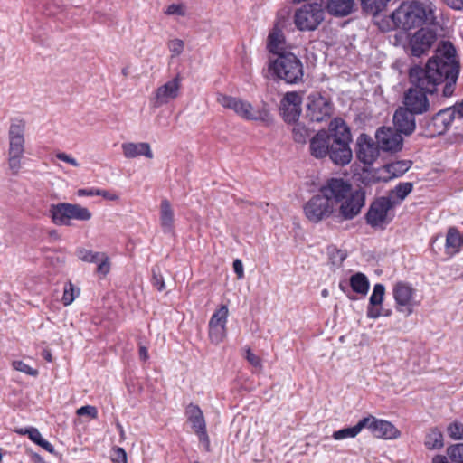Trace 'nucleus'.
<instances>
[{"label": "nucleus", "instance_id": "f257e3e1", "mask_svg": "<svg viewBox=\"0 0 463 463\" xmlns=\"http://www.w3.org/2000/svg\"><path fill=\"white\" fill-rule=\"evenodd\" d=\"M458 75L456 49L449 41H442L424 68L414 66L410 69L409 78L413 87L405 91L403 107L417 115L424 114L430 107L427 94L435 93L438 86L444 83L442 98L451 97Z\"/></svg>", "mask_w": 463, "mask_h": 463}, {"label": "nucleus", "instance_id": "f03ea898", "mask_svg": "<svg viewBox=\"0 0 463 463\" xmlns=\"http://www.w3.org/2000/svg\"><path fill=\"white\" fill-rule=\"evenodd\" d=\"M351 184L342 178H330L318 193L304 204L306 218L312 223H318L332 216L335 205L349 194Z\"/></svg>", "mask_w": 463, "mask_h": 463}, {"label": "nucleus", "instance_id": "7ed1b4c3", "mask_svg": "<svg viewBox=\"0 0 463 463\" xmlns=\"http://www.w3.org/2000/svg\"><path fill=\"white\" fill-rule=\"evenodd\" d=\"M435 10L430 2H402L391 14L393 28L408 32L424 24L435 25Z\"/></svg>", "mask_w": 463, "mask_h": 463}, {"label": "nucleus", "instance_id": "20e7f679", "mask_svg": "<svg viewBox=\"0 0 463 463\" xmlns=\"http://www.w3.org/2000/svg\"><path fill=\"white\" fill-rule=\"evenodd\" d=\"M329 131H332V137L327 156L337 165L349 164L353 153L350 148L352 136L348 126L342 118H335L330 123Z\"/></svg>", "mask_w": 463, "mask_h": 463}, {"label": "nucleus", "instance_id": "39448f33", "mask_svg": "<svg viewBox=\"0 0 463 463\" xmlns=\"http://www.w3.org/2000/svg\"><path fill=\"white\" fill-rule=\"evenodd\" d=\"M217 102L244 120L261 122L265 125L272 122L270 111L265 103L255 108L247 100L226 94H218Z\"/></svg>", "mask_w": 463, "mask_h": 463}, {"label": "nucleus", "instance_id": "423d86ee", "mask_svg": "<svg viewBox=\"0 0 463 463\" xmlns=\"http://www.w3.org/2000/svg\"><path fill=\"white\" fill-rule=\"evenodd\" d=\"M269 70L279 80L288 84L302 81L304 67L300 59L292 52L279 53L269 64Z\"/></svg>", "mask_w": 463, "mask_h": 463}, {"label": "nucleus", "instance_id": "0eeeda50", "mask_svg": "<svg viewBox=\"0 0 463 463\" xmlns=\"http://www.w3.org/2000/svg\"><path fill=\"white\" fill-rule=\"evenodd\" d=\"M52 222L56 225L70 226L71 220L89 221L92 214L88 208L77 203H59L51 204Z\"/></svg>", "mask_w": 463, "mask_h": 463}, {"label": "nucleus", "instance_id": "6e6552de", "mask_svg": "<svg viewBox=\"0 0 463 463\" xmlns=\"http://www.w3.org/2000/svg\"><path fill=\"white\" fill-rule=\"evenodd\" d=\"M324 20V9L320 4L303 5L294 14V24L299 31H314Z\"/></svg>", "mask_w": 463, "mask_h": 463}, {"label": "nucleus", "instance_id": "1a4fd4ad", "mask_svg": "<svg viewBox=\"0 0 463 463\" xmlns=\"http://www.w3.org/2000/svg\"><path fill=\"white\" fill-rule=\"evenodd\" d=\"M392 295L398 312L403 313L406 317L413 313L418 302L415 300L416 289L411 284L404 281L396 282L392 288Z\"/></svg>", "mask_w": 463, "mask_h": 463}, {"label": "nucleus", "instance_id": "9d476101", "mask_svg": "<svg viewBox=\"0 0 463 463\" xmlns=\"http://www.w3.org/2000/svg\"><path fill=\"white\" fill-rule=\"evenodd\" d=\"M454 119L455 111L452 108H445L430 118L424 119L421 124L425 129V135L429 137H434L443 135L449 128Z\"/></svg>", "mask_w": 463, "mask_h": 463}, {"label": "nucleus", "instance_id": "9b49d317", "mask_svg": "<svg viewBox=\"0 0 463 463\" xmlns=\"http://www.w3.org/2000/svg\"><path fill=\"white\" fill-rule=\"evenodd\" d=\"M339 205V216L345 221L353 220L365 204V192L363 189L350 190Z\"/></svg>", "mask_w": 463, "mask_h": 463}, {"label": "nucleus", "instance_id": "f8f14e48", "mask_svg": "<svg viewBox=\"0 0 463 463\" xmlns=\"http://www.w3.org/2000/svg\"><path fill=\"white\" fill-rule=\"evenodd\" d=\"M182 78L177 73L172 80L158 87L153 97L150 99V105L154 109H158L175 99L179 96Z\"/></svg>", "mask_w": 463, "mask_h": 463}, {"label": "nucleus", "instance_id": "ddd939ff", "mask_svg": "<svg viewBox=\"0 0 463 463\" xmlns=\"http://www.w3.org/2000/svg\"><path fill=\"white\" fill-rule=\"evenodd\" d=\"M392 197L382 196L375 199L365 214L366 222L373 227H379L386 222L388 211L393 208Z\"/></svg>", "mask_w": 463, "mask_h": 463}, {"label": "nucleus", "instance_id": "4468645a", "mask_svg": "<svg viewBox=\"0 0 463 463\" xmlns=\"http://www.w3.org/2000/svg\"><path fill=\"white\" fill-rule=\"evenodd\" d=\"M364 429L370 430L373 436L383 439H394L400 437V430L390 421L377 419L369 415L364 417Z\"/></svg>", "mask_w": 463, "mask_h": 463}, {"label": "nucleus", "instance_id": "2eb2a0df", "mask_svg": "<svg viewBox=\"0 0 463 463\" xmlns=\"http://www.w3.org/2000/svg\"><path fill=\"white\" fill-rule=\"evenodd\" d=\"M375 138L379 147L384 152H399L403 146L402 133L391 127L380 128L376 131Z\"/></svg>", "mask_w": 463, "mask_h": 463}, {"label": "nucleus", "instance_id": "dca6fc26", "mask_svg": "<svg viewBox=\"0 0 463 463\" xmlns=\"http://www.w3.org/2000/svg\"><path fill=\"white\" fill-rule=\"evenodd\" d=\"M332 114V104L319 93L308 96L307 116L313 122H322Z\"/></svg>", "mask_w": 463, "mask_h": 463}, {"label": "nucleus", "instance_id": "f3484780", "mask_svg": "<svg viewBox=\"0 0 463 463\" xmlns=\"http://www.w3.org/2000/svg\"><path fill=\"white\" fill-rule=\"evenodd\" d=\"M381 148L378 144L366 134H361L357 138L356 156L364 165H371L378 158Z\"/></svg>", "mask_w": 463, "mask_h": 463}, {"label": "nucleus", "instance_id": "a211bd4d", "mask_svg": "<svg viewBox=\"0 0 463 463\" xmlns=\"http://www.w3.org/2000/svg\"><path fill=\"white\" fill-rule=\"evenodd\" d=\"M436 33L430 29L420 28L410 40L411 55L420 57L427 52L435 43Z\"/></svg>", "mask_w": 463, "mask_h": 463}, {"label": "nucleus", "instance_id": "6ab92c4d", "mask_svg": "<svg viewBox=\"0 0 463 463\" xmlns=\"http://www.w3.org/2000/svg\"><path fill=\"white\" fill-rule=\"evenodd\" d=\"M301 96L296 91L287 92L280 101V112L286 122H296L301 113Z\"/></svg>", "mask_w": 463, "mask_h": 463}, {"label": "nucleus", "instance_id": "aec40b11", "mask_svg": "<svg viewBox=\"0 0 463 463\" xmlns=\"http://www.w3.org/2000/svg\"><path fill=\"white\" fill-rule=\"evenodd\" d=\"M25 121L22 118H14L8 130L9 148L8 153H24Z\"/></svg>", "mask_w": 463, "mask_h": 463}, {"label": "nucleus", "instance_id": "412c9836", "mask_svg": "<svg viewBox=\"0 0 463 463\" xmlns=\"http://www.w3.org/2000/svg\"><path fill=\"white\" fill-rule=\"evenodd\" d=\"M416 115L417 114L412 113L409 109H406L403 106L399 107L393 115L395 128L405 136L411 135L416 128Z\"/></svg>", "mask_w": 463, "mask_h": 463}, {"label": "nucleus", "instance_id": "4be33fe9", "mask_svg": "<svg viewBox=\"0 0 463 463\" xmlns=\"http://www.w3.org/2000/svg\"><path fill=\"white\" fill-rule=\"evenodd\" d=\"M332 131L327 133L325 130L318 131L310 139V153L316 158H323L327 156L331 146Z\"/></svg>", "mask_w": 463, "mask_h": 463}, {"label": "nucleus", "instance_id": "5701e85b", "mask_svg": "<svg viewBox=\"0 0 463 463\" xmlns=\"http://www.w3.org/2000/svg\"><path fill=\"white\" fill-rule=\"evenodd\" d=\"M121 149L124 156L128 159H132L140 156L152 159L154 156L151 146L146 142H125L121 145Z\"/></svg>", "mask_w": 463, "mask_h": 463}, {"label": "nucleus", "instance_id": "b1692460", "mask_svg": "<svg viewBox=\"0 0 463 463\" xmlns=\"http://www.w3.org/2000/svg\"><path fill=\"white\" fill-rule=\"evenodd\" d=\"M184 415L194 433L206 429V420L201 408L193 402L185 407Z\"/></svg>", "mask_w": 463, "mask_h": 463}, {"label": "nucleus", "instance_id": "393cba45", "mask_svg": "<svg viewBox=\"0 0 463 463\" xmlns=\"http://www.w3.org/2000/svg\"><path fill=\"white\" fill-rule=\"evenodd\" d=\"M267 49L273 54L287 53L286 49V39L284 33L278 25H275L271 32L269 33Z\"/></svg>", "mask_w": 463, "mask_h": 463}, {"label": "nucleus", "instance_id": "a878e982", "mask_svg": "<svg viewBox=\"0 0 463 463\" xmlns=\"http://www.w3.org/2000/svg\"><path fill=\"white\" fill-rule=\"evenodd\" d=\"M160 225L164 233L174 232L175 214L170 202L163 199L160 203Z\"/></svg>", "mask_w": 463, "mask_h": 463}, {"label": "nucleus", "instance_id": "bb28decb", "mask_svg": "<svg viewBox=\"0 0 463 463\" xmlns=\"http://www.w3.org/2000/svg\"><path fill=\"white\" fill-rule=\"evenodd\" d=\"M354 0H327L326 8L330 14L344 17L354 12Z\"/></svg>", "mask_w": 463, "mask_h": 463}, {"label": "nucleus", "instance_id": "cd10ccee", "mask_svg": "<svg viewBox=\"0 0 463 463\" xmlns=\"http://www.w3.org/2000/svg\"><path fill=\"white\" fill-rule=\"evenodd\" d=\"M463 249V234L458 228L449 227L446 234L445 250L451 256L458 253Z\"/></svg>", "mask_w": 463, "mask_h": 463}, {"label": "nucleus", "instance_id": "c85d7f7f", "mask_svg": "<svg viewBox=\"0 0 463 463\" xmlns=\"http://www.w3.org/2000/svg\"><path fill=\"white\" fill-rule=\"evenodd\" d=\"M20 433L27 435L28 438L33 442H34L35 444H37L38 446H40L41 448H43L44 450L48 451L49 453H51V454L55 453L54 447L49 441H47L46 439H44L42 437V434L36 428H34V427L25 428L24 430H22L20 431Z\"/></svg>", "mask_w": 463, "mask_h": 463}, {"label": "nucleus", "instance_id": "c756f323", "mask_svg": "<svg viewBox=\"0 0 463 463\" xmlns=\"http://www.w3.org/2000/svg\"><path fill=\"white\" fill-rule=\"evenodd\" d=\"M412 189L413 184L411 182L399 183L392 190H391L387 197H392L393 206H396L406 198Z\"/></svg>", "mask_w": 463, "mask_h": 463}, {"label": "nucleus", "instance_id": "7c9ffc66", "mask_svg": "<svg viewBox=\"0 0 463 463\" xmlns=\"http://www.w3.org/2000/svg\"><path fill=\"white\" fill-rule=\"evenodd\" d=\"M411 166V161L400 160L386 164L383 169L389 174V178H397L405 174Z\"/></svg>", "mask_w": 463, "mask_h": 463}, {"label": "nucleus", "instance_id": "2f4dec72", "mask_svg": "<svg viewBox=\"0 0 463 463\" xmlns=\"http://www.w3.org/2000/svg\"><path fill=\"white\" fill-rule=\"evenodd\" d=\"M350 286L354 292L365 296L368 293L370 283L364 273L357 272L351 276Z\"/></svg>", "mask_w": 463, "mask_h": 463}, {"label": "nucleus", "instance_id": "473e14b6", "mask_svg": "<svg viewBox=\"0 0 463 463\" xmlns=\"http://www.w3.org/2000/svg\"><path fill=\"white\" fill-rule=\"evenodd\" d=\"M364 418L361 419L354 426L344 428L339 430L334 431L332 437L335 440H341L347 438H354L356 437L363 429H364Z\"/></svg>", "mask_w": 463, "mask_h": 463}, {"label": "nucleus", "instance_id": "72a5a7b5", "mask_svg": "<svg viewBox=\"0 0 463 463\" xmlns=\"http://www.w3.org/2000/svg\"><path fill=\"white\" fill-rule=\"evenodd\" d=\"M391 0H361V7L363 12L377 15L383 11Z\"/></svg>", "mask_w": 463, "mask_h": 463}, {"label": "nucleus", "instance_id": "f704fd0d", "mask_svg": "<svg viewBox=\"0 0 463 463\" xmlns=\"http://www.w3.org/2000/svg\"><path fill=\"white\" fill-rule=\"evenodd\" d=\"M424 445L430 450L441 449L444 446L443 434L438 429H431L425 436Z\"/></svg>", "mask_w": 463, "mask_h": 463}, {"label": "nucleus", "instance_id": "c9c22d12", "mask_svg": "<svg viewBox=\"0 0 463 463\" xmlns=\"http://www.w3.org/2000/svg\"><path fill=\"white\" fill-rule=\"evenodd\" d=\"M229 316V309L226 305H222L214 311L209 320V326H226Z\"/></svg>", "mask_w": 463, "mask_h": 463}, {"label": "nucleus", "instance_id": "e433bc0d", "mask_svg": "<svg viewBox=\"0 0 463 463\" xmlns=\"http://www.w3.org/2000/svg\"><path fill=\"white\" fill-rule=\"evenodd\" d=\"M208 335L211 343L218 345L222 343L227 335V327L222 326H209Z\"/></svg>", "mask_w": 463, "mask_h": 463}, {"label": "nucleus", "instance_id": "4c0bfd02", "mask_svg": "<svg viewBox=\"0 0 463 463\" xmlns=\"http://www.w3.org/2000/svg\"><path fill=\"white\" fill-rule=\"evenodd\" d=\"M295 142L305 144L311 135V131L302 123H296L292 129Z\"/></svg>", "mask_w": 463, "mask_h": 463}, {"label": "nucleus", "instance_id": "58836bf2", "mask_svg": "<svg viewBox=\"0 0 463 463\" xmlns=\"http://www.w3.org/2000/svg\"><path fill=\"white\" fill-rule=\"evenodd\" d=\"M80 290L74 287V285L69 281L64 285L62 303L64 306L71 305L74 299L79 296Z\"/></svg>", "mask_w": 463, "mask_h": 463}, {"label": "nucleus", "instance_id": "ea45409f", "mask_svg": "<svg viewBox=\"0 0 463 463\" xmlns=\"http://www.w3.org/2000/svg\"><path fill=\"white\" fill-rule=\"evenodd\" d=\"M384 292H385V287L383 284H381V283L375 284L373 287V293L369 298V304L371 306L382 305V303L383 301Z\"/></svg>", "mask_w": 463, "mask_h": 463}, {"label": "nucleus", "instance_id": "a19ab883", "mask_svg": "<svg viewBox=\"0 0 463 463\" xmlns=\"http://www.w3.org/2000/svg\"><path fill=\"white\" fill-rule=\"evenodd\" d=\"M77 256L80 260L85 262L97 263L99 261L101 252H94L92 250L81 248L77 250Z\"/></svg>", "mask_w": 463, "mask_h": 463}, {"label": "nucleus", "instance_id": "79ce46f5", "mask_svg": "<svg viewBox=\"0 0 463 463\" xmlns=\"http://www.w3.org/2000/svg\"><path fill=\"white\" fill-rule=\"evenodd\" d=\"M447 454L452 463H463V444H455L449 447Z\"/></svg>", "mask_w": 463, "mask_h": 463}, {"label": "nucleus", "instance_id": "37998d69", "mask_svg": "<svg viewBox=\"0 0 463 463\" xmlns=\"http://www.w3.org/2000/svg\"><path fill=\"white\" fill-rule=\"evenodd\" d=\"M12 366L14 370L24 373L27 375L36 377L39 374L37 369H34L21 360L13 361Z\"/></svg>", "mask_w": 463, "mask_h": 463}, {"label": "nucleus", "instance_id": "c03bdc74", "mask_svg": "<svg viewBox=\"0 0 463 463\" xmlns=\"http://www.w3.org/2000/svg\"><path fill=\"white\" fill-rule=\"evenodd\" d=\"M152 285L157 288L158 291H163L165 288L164 278L161 274L160 269L157 266L152 268Z\"/></svg>", "mask_w": 463, "mask_h": 463}, {"label": "nucleus", "instance_id": "a18cd8bd", "mask_svg": "<svg viewBox=\"0 0 463 463\" xmlns=\"http://www.w3.org/2000/svg\"><path fill=\"white\" fill-rule=\"evenodd\" d=\"M24 154L8 153V166L13 175H17L21 169V159Z\"/></svg>", "mask_w": 463, "mask_h": 463}, {"label": "nucleus", "instance_id": "49530a36", "mask_svg": "<svg viewBox=\"0 0 463 463\" xmlns=\"http://www.w3.org/2000/svg\"><path fill=\"white\" fill-rule=\"evenodd\" d=\"M165 14L167 15L184 16L186 14V7L184 4H172L167 6Z\"/></svg>", "mask_w": 463, "mask_h": 463}, {"label": "nucleus", "instance_id": "de8ad7c7", "mask_svg": "<svg viewBox=\"0 0 463 463\" xmlns=\"http://www.w3.org/2000/svg\"><path fill=\"white\" fill-rule=\"evenodd\" d=\"M244 358L247 360V362L252 365L255 368L260 369L262 367V362L261 359L254 354L250 349V347L245 348V356Z\"/></svg>", "mask_w": 463, "mask_h": 463}, {"label": "nucleus", "instance_id": "09e8293b", "mask_svg": "<svg viewBox=\"0 0 463 463\" xmlns=\"http://www.w3.org/2000/svg\"><path fill=\"white\" fill-rule=\"evenodd\" d=\"M169 51L172 52V56L180 55L184 48V41L180 39H174L168 43Z\"/></svg>", "mask_w": 463, "mask_h": 463}, {"label": "nucleus", "instance_id": "8fccbe9b", "mask_svg": "<svg viewBox=\"0 0 463 463\" xmlns=\"http://www.w3.org/2000/svg\"><path fill=\"white\" fill-rule=\"evenodd\" d=\"M194 434L198 437L199 443L201 445H203L204 450L206 452H210L211 451V442H210L209 435L207 433V429H205L204 430H200L198 432H195Z\"/></svg>", "mask_w": 463, "mask_h": 463}, {"label": "nucleus", "instance_id": "3c124183", "mask_svg": "<svg viewBox=\"0 0 463 463\" xmlns=\"http://www.w3.org/2000/svg\"><path fill=\"white\" fill-rule=\"evenodd\" d=\"M77 414L79 416H90L91 419H96L98 417V410L95 406L85 405L77 410Z\"/></svg>", "mask_w": 463, "mask_h": 463}, {"label": "nucleus", "instance_id": "603ef678", "mask_svg": "<svg viewBox=\"0 0 463 463\" xmlns=\"http://www.w3.org/2000/svg\"><path fill=\"white\" fill-rule=\"evenodd\" d=\"M98 263L97 271L99 273L106 275L109 272L110 264L109 258L105 255V253H102V256H100L99 261Z\"/></svg>", "mask_w": 463, "mask_h": 463}, {"label": "nucleus", "instance_id": "864d4df0", "mask_svg": "<svg viewBox=\"0 0 463 463\" xmlns=\"http://www.w3.org/2000/svg\"><path fill=\"white\" fill-rule=\"evenodd\" d=\"M112 460L114 463H127V453L122 448H116L113 450Z\"/></svg>", "mask_w": 463, "mask_h": 463}, {"label": "nucleus", "instance_id": "5fc2aeb1", "mask_svg": "<svg viewBox=\"0 0 463 463\" xmlns=\"http://www.w3.org/2000/svg\"><path fill=\"white\" fill-rule=\"evenodd\" d=\"M449 434L455 439H459L463 435V429L458 424H451L448 429Z\"/></svg>", "mask_w": 463, "mask_h": 463}, {"label": "nucleus", "instance_id": "6e6d98bb", "mask_svg": "<svg viewBox=\"0 0 463 463\" xmlns=\"http://www.w3.org/2000/svg\"><path fill=\"white\" fill-rule=\"evenodd\" d=\"M56 157L61 160V161H63V162H66L68 164H70L71 165L74 166V167H78L80 165L78 163V161L71 156L70 155L64 153V152H59L56 154Z\"/></svg>", "mask_w": 463, "mask_h": 463}, {"label": "nucleus", "instance_id": "4d7b16f0", "mask_svg": "<svg viewBox=\"0 0 463 463\" xmlns=\"http://www.w3.org/2000/svg\"><path fill=\"white\" fill-rule=\"evenodd\" d=\"M366 315H367V317H369V318L376 319L382 315L388 316V313L383 314L381 312V308L376 307V306H371L369 304V306L367 307Z\"/></svg>", "mask_w": 463, "mask_h": 463}, {"label": "nucleus", "instance_id": "13d9d810", "mask_svg": "<svg viewBox=\"0 0 463 463\" xmlns=\"http://www.w3.org/2000/svg\"><path fill=\"white\" fill-rule=\"evenodd\" d=\"M233 270L236 273L238 279H242L244 277L243 264L240 259L234 260Z\"/></svg>", "mask_w": 463, "mask_h": 463}, {"label": "nucleus", "instance_id": "bf43d9fd", "mask_svg": "<svg viewBox=\"0 0 463 463\" xmlns=\"http://www.w3.org/2000/svg\"><path fill=\"white\" fill-rule=\"evenodd\" d=\"M97 195H100L105 199L110 200V201H116L118 199V196L116 194H112L109 191L107 190H97L96 193Z\"/></svg>", "mask_w": 463, "mask_h": 463}, {"label": "nucleus", "instance_id": "052dcab7", "mask_svg": "<svg viewBox=\"0 0 463 463\" xmlns=\"http://www.w3.org/2000/svg\"><path fill=\"white\" fill-rule=\"evenodd\" d=\"M448 6L455 10L463 9V0H442Z\"/></svg>", "mask_w": 463, "mask_h": 463}, {"label": "nucleus", "instance_id": "680f3d73", "mask_svg": "<svg viewBox=\"0 0 463 463\" xmlns=\"http://www.w3.org/2000/svg\"><path fill=\"white\" fill-rule=\"evenodd\" d=\"M451 108L455 111V116L458 115V118H463V99L461 102L456 103Z\"/></svg>", "mask_w": 463, "mask_h": 463}, {"label": "nucleus", "instance_id": "e2e57ef3", "mask_svg": "<svg viewBox=\"0 0 463 463\" xmlns=\"http://www.w3.org/2000/svg\"><path fill=\"white\" fill-rule=\"evenodd\" d=\"M97 190L98 189H94V188H91V189H80L78 191V195L80 196H93V195H97L96 193H97Z\"/></svg>", "mask_w": 463, "mask_h": 463}, {"label": "nucleus", "instance_id": "0e129e2a", "mask_svg": "<svg viewBox=\"0 0 463 463\" xmlns=\"http://www.w3.org/2000/svg\"><path fill=\"white\" fill-rule=\"evenodd\" d=\"M138 354L139 358L143 361H146L149 358L148 350L146 346H139Z\"/></svg>", "mask_w": 463, "mask_h": 463}, {"label": "nucleus", "instance_id": "69168bd1", "mask_svg": "<svg viewBox=\"0 0 463 463\" xmlns=\"http://www.w3.org/2000/svg\"><path fill=\"white\" fill-rule=\"evenodd\" d=\"M431 463H449V462L448 461V458L445 456L436 455L433 457Z\"/></svg>", "mask_w": 463, "mask_h": 463}, {"label": "nucleus", "instance_id": "338daca9", "mask_svg": "<svg viewBox=\"0 0 463 463\" xmlns=\"http://www.w3.org/2000/svg\"><path fill=\"white\" fill-rule=\"evenodd\" d=\"M43 357L47 361V362H52V352L48 349H44L43 351Z\"/></svg>", "mask_w": 463, "mask_h": 463}, {"label": "nucleus", "instance_id": "774afa93", "mask_svg": "<svg viewBox=\"0 0 463 463\" xmlns=\"http://www.w3.org/2000/svg\"><path fill=\"white\" fill-rule=\"evenodd\" d=\"M116 428L120 435L121 438H124V435H125V431H124V429H123V426L121 425L120 422H117L116 423Z\"/></svg>", "mask_w": 463, "mask_h": 463}]
</instances>
